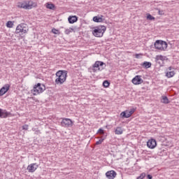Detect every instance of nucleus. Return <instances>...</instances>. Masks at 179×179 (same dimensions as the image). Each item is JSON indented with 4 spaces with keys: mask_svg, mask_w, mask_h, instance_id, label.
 <instances>
[{
    "mask_svg": "<svg viewBox=\"0 0 179 179\" xmlns=\"http://www.w3.org/2000/svg\"><path fill=\"white\" fill-rule=\"evenodd\" d=\"M57 78L55 80L56 85H64L68 77V71L65 70H59L56 73Z\"/></svg>",
    "mask_w": 179,
    "mask_h": 179,
    "instance_id": "f257e3e1",
    "label": "nucleus"
},
{
    "mask_svg": "<svg viewBox=\"0 0 179 179\" xmlns=\"http://www.w3.org/2000/svg\"><path fill=\"white\" fill-rule=\"evenodd\" d=\"M44 90H45V85H44V84L38 83L34 86V88L31 90V92L34 96H37V94L43 93Z\"/></svg>",
    "mask_w": 179,
    "mask_h": 179,
    "instance_id": "f03ea898",
    "label": "nucleus"
},
{
    "mask_svg": "<svg viewBox=\"0 0 179 179\" xmlns=\"http://www.w3.org/2000/svg\"><path fill=\"white\" fill-rule=\"evenodd\" d=\"M107 30V27L104 25H99L96 27L94 30L92 31V34L95 37H103V35Z\"/></svg>",
    "mask_w": 179,
    "mask_h": 179,
    "instance_id": "7ed1b4c3",
    "label": "nucleus"
},
{
    "mask_svg": "<svg viewBox=\"0 0 179 179\" xmlns=\"http://www.w3.org/2000/svg\"><path fill=\"white\" fill-rule=\"evenodd\" d=\"M155 48L157 50H159V51H164L167 49V42L163 41H156L154 44Z\"/></svg>",
    "mask_w": 179,
    "mask_h": 179,
    "instance_id": "20e7f679",
    "label": "nucleus"
},
{
    "mask_svg": "<svg viewBox=\"0 0 179 179\" xmlns=\"http://www.w3.org/2000/svg\"><path fill=\"white\" fill-rule=\"evenodd\" d=\"M27 31H29V29L27 28V27H26L25 24H19L15 29V34H20V36H22V34H26Z\"/></svg>",
    "mask_w": 179,
    "mask_h": 179,
    "instance_id": "39448f33",
    "label": "nucleus"
},
{
    "mask_svg": "<svg viewBox=\"0 0 179 179\" xmlns=\"http://www.w3.org/2000/svg\"><path fill=\"white\" fill-rule=\"evenodd\" d=\"M61 126L64 128H71L73 126V122L69 118H63L61 122Z\"/></svg>",
    "mask_w": 179,
    "mask_h": 179,
    "instance_id": "423d86ee",
    "label": "nucleus"
},
{
    "mask_svg": "<svg viewBox=\"0 0 179 179\" xmlns=\"http://www.w3.org/2000/svg\"><path fill=\"white\" fill-rule=\"evenodd\" d=\"M147 146L149 148V149H155L156 146H157V142L156 141V139L155 138H150L147 142Z\"/></svg>",
    "mask_w": 179,
    "mask_h": 179,
    "instance_id": "0eeeda50",
    "label": "nucleus"
},
{
    "mask_svg": "<svg viewBox=\"0 0 179 179\" xmlns=\"http://www.w3.org/2000/svg\"><path fill=\"white\" fill-rule=\"evenodd\" d=\"M12 116L10 112H8L6 110L0 108V118H8V117Z\"/></svg>",
    "mask_w": 179,
    "mask_h": 179,
    "instance_id": "6e6552de",
    "label": "nucleus"
},
{
    "mask_svg": "<svg viewBox=\"0 0 179 179\" xmlns=\"http://www.w3.org/2000/svg\"><path fill=\"white\" fill-rule=\"evenodd\" d=\"M37 169H38V165L36 163H34L28 165L27 170L29 173H34Z\"/></svg>",
    "mask_w": 179,
    "mask_h": 179,
    "instance_id": "1a4fd4ad",
    "label": "nucleus"
},
{
    "mask_svg": "<svg viewBox=\"0 0 179 179\" xmlns=\"http://www.w3.org/2000/svg\"><path fill=\"white\" fill-rule=\"evenodd\" d=\"M134 85H141L143 83V80L142 79V76H136L131 80Z\"/></svg>",
    "mask_w": 179,
    "mask_h": 179,
    "instance_id": "9d476101",
    "label": "nucleus"
},
{
    "mask_svg": "<svg viewBox=\"0 0 179 179\" xmlns=\"http://www.w3.org/2000/svg\"><path fill=\"white\" fill-rule=\"evenodd\" d=\"M10 89V85L6 84L0 89V96H3Z\"/></svg>",
    "mask_w": 179,
    "mask_h": 179,
    "instance_id": "9b49d317",
    "label": "nucleus"
},
{
    "mask_svg": "<svg viewBox=\"0 0 179 179\" xmlns=\"http://www.w3.org/2000/svg\"><path fill=\"white\" fill-rule=\"evenodd\" d=\"M164 60H163V56L157 55L156 57V66H163Z\"/></svg>",
    "mask_w": 179,
    "mask_h": 179,
    "instance_id": "f8f14e48",
    "label": "nucleus"
},
{
    "mask_svg": "<svg viewBox=\"0 0 179 179\" xmlns=\"http://www.w3.org/2000/svg\"><path fill=\"white\" fill-rule=\"evenodd\" d=\"M106 176L108 179H114L117 177V172L114 170L108 171L106 173Z\"/></svg>",
    "mask_w": 179,
    "mask_h": 179,
    "instance_id": "ddd939ff",
    "label": "nucleus"
},
{
    "mask_svg": "<svg viewBox=\"0 0 179 179\" xmlns=\"http://www.w3.org/2000/svg\"><path fill=\"white\" fill-rule=\"evenodd\" d=\"M176 75V72L171 68H169V70L166 72V76L168 78H173Z\"/></svg>",
    "mask_w": 179,
    "mask_h": 179,
    "instance_id": "4468645a",
    "label": "nucleus"
},
{
    "mask_svg": "<svg viewBox=\"0 0 179 179\" xmlns=\"http://www.w3.org/2000/svg\"><path fill=\"white\" fill-rule=\"evenodd\" d=\"M37 6V3L33 2V1H29L27 2V9H33V8H36Z\"/></svg>",
    "mask_w": 179,
    "mask_h": 179,
    "instance_id": "2eb2a0df",
    "label": "nucleus"
},
{
    "mask_svg": "<svg viewBox=\"0 0 179 179\" xmlns=\"http://www.w3.org/2000/svg\"><path fill=\"white\" fill-rule=\"evenodd\" d=\"M68 21L70 24L76 23V22H78V17L76 15L73 16H69L68 18Z\"/></svg>",
    "mask_w": 179,
    "mask_h": 179,
    "instance_id": "dca6fc26",
    "label": "nucleus"
},
{
    "mask_svg": "<svg viewBox=\"0 0 179 179\" xmlns=\"http://www.w3.org/2000/svg\"><path fill=\"white\" fill-rule=\"evenodd\" d=\"M17 8H22V9H27V1L18 3Z\"/></svg>",
    "mask_w": 179,
    "mask_h": 179,
    "instance_id": "f3484780",
    "label": "nucleus"
},
{
    "mask_svg": "<svg viewBox=\"0 0 179 179\" xmlns=\"http://www.w3.org/2000/svg\"><path fill=\"white\" fill-rule=\"evenodd\" d=\"M97 71H101L100 69V68L96 69V68H88V72H90V73H92V75L93 76H94L96 72H97Z\"/></svg>",
    "mask_w": 179,
    "mask_h": 179,
    "instance_id": "a211bd4d",
    "label": "nucleus"
},
{
    "mask_svg": "<svg viewBox=\"0 0 179 179\" xmlns=\"http://www.w3.org/2000/svg\"><path fill=\"white\" fill-rule=\"evenodd\" d=\"M93 21L96 23H101L103 22V15H101V17L95 16L93 17Z\"/></svg>",
    "mask_w": 179,
    "mask_h": 179,
    "instance_id": "6ab92c4d",
    "label": "nucleus"
},
{
    "mask_svg": "<svg viewBox=\"0 0 179 179\" xmlns=\"http://www.w3.org/2000/svg\"><path fill=\"white\" fill-rule=\"evenodd\" d=\"M103 65H104V62L97 61L93 64L92 68H99L100 66H103Z\"/></svg>",
    "mask_w": 179,
    "mask_h": 179,
    "instance_id": "aec40b11",
    "label": "nucleus"
},
{
    "mask_svg": "<svg viewBox=\"0 0 179 179\" xmlns=\"http://www.w3.org/2000/svg\"><path fill=\"white\" fill-rule=\"evenodd\" d=\"M120 115L122 117V118H129V113H128V112L127 111H123L120 113Z\"/></svg>",
    "mask_w": 179,
    "mask_h": 179,
    "instance_id": "412c9836",
    "label": "nucleus"
},
{
    "mask_svg": "<svg viewBox=\"0 0 179 179\" xmlns=\"http://www.w3.org/2000/svg\"><path fill=\"white\" fill-rule=\"evenodd\" d=\"M122 132H123L122 129L120 127H117L115 131V134L116 135H122Z\"/></svg>",
    "mask_w": 179,
    "mask_h": 179,
    "instance_id": "4be33fe9",
    "label": "nucleus"
},
{
    "mask_svg": "<svg viewBox=\"0 0 179 179\" xmlns=\"http://www.w3.org/2000/svg\"><path fill=\"white\" fill-rule=\"evenodd\" d=\"M162 103H164V104H169V103H170V101H169V98L166 96H162Z\"/></svg>",
    "mask_w": 179,
    "mask_h": 179,
    "instance_id": "5701e85b",
    "label": "nucleus"
},
{
    "mask_svg": "<svg viewBox=\"0 0 179 179\" xmlns=\"http://www.w3.org/2000/svg\"><path fill=\"white\" fill-rule=\"evenodd\" d=\"M46 8L47 9H51L52 10H54L55 9V5L48 3L46 5Z\"/></svg>",
    "mask_w": 179,
    "mask_h": 179,
    "instance_id": "b1692460",
    "label": "nucleus"
},
{
    "mask_svg": "<svg viewBox=\"0 0 179 179\" xmlns=\"http://www.w3.org/2000/svg\"><path fill=\"white\" fill-rule=\"evenodd\" d=\"M142 65L145 68H150V66H152V63H150L149 62H145L143 63Z\"/></svg>",
    "mask_w": 179,
    "mask_h": 179,
    "instance_id": "393cba45",
    "label": "nucleus"
},
{
    "mask_svg": "<svg viewBox=\"0 0 179 179\" xmlns=\"http://www.w3.org/2000/svg\"><path fill=\"white\" fill-rule=\"evenodd\" d=\"M110 82L108 80H104L103 82V87H110Z\"/></svg>",
    "mask_w": 179,
    "mask_h": 179,
    "instance_id": "a878e982",
    "label": "nucleus"
},
{
    "mask_svg": "<svg viewBox=\"0 0 179 179\" xmlns=\"http://www.w3.org/2000/svg\"><path fill=\"white\" fill-rule=\"evenodd\" d=\"M6 27H8L9 29H11V27H13V22L12 21L7 22Z\"/></svg>",
    "mask_w": 179,
    "mask_h": 179,
    "instance_id": "bb28decb",
    "label": "nucleus"
},
{
    "mask_svg": "<svg viewBox=\"0 0 179 179\" xmlns=\"http://www.w3.org/2000/svg\"><path fill=\"white\" fill-rule=\"evenodd\" d=\"M52 33H53V34H61V32H59V30L56 29L55 28L52 29Z\"/></svg>",
    "mask_w": 179,
    "mask_h": 179,
    "instance_id": "cd10ccee",
    "label": "nucleus"
},
{
    "mask_svg": "<svg viewBox=\"0 0 179 179\" xmlns=\"http://www.w3.org/2000/svg\"><path fill=\"white\" fill-rule=\"evenodd\" d=\"M73 31V28H69L65 30V34H71Z\"/></svg>",
    "mask_w": 179,
    "mask_h": 179,
    "instance_id": "c85d7f7f",
    "label": "nucleus"
},
{
    "mask_svg": "<svg viewBox=\"0 0 179 179\" xmlns=\"http://www.w3.org/2000/svg\"><path fill=\"white\" fill-rule=\"evenodd\" d=\"M147 19L148 20H155V17L152 16V15L150 14H148L147 16Z\"/></svg>",
    "mask_w": 179,
    "mask_h": 179,
    "instance_id": "c756f323",
    "label": "nucleus"
},
{
    "mask_svg": "<svg viewBox=\"0 0 179 179\" xmlns=\"http://www.w3.org/2000/svg\"><path fill=\"white\" fill-rule=\"evenodd\" d=\"M103 141H104V138H101L96 142V145H101V143H103Z\"/></svg>",
    "mask_w": 179,
    "mask_h": 179,
    "instance_id": "7c9ffc66",
    "label": "nucleus"
},
{
    "mask_svg": "<svg viewBox=\"0 0 179 179\" xmlns=\"http://www.w3.org/2000/svg\"><path fill=\"white\" fill-rule=\"evenodd\" d=\"M135 113V108H132L131 109L129 112L128 114L129 115V116L131 117V115H132V114H134Z\"/></svg>",
    "mask_w": 179,
    "mask_h": 179,
    "instance_id": "2f4dec72",
    "label": "nucleus"
},
{
    "mask_svg": "<svg viewBox=\"0 0 179 179\" xmlns=\"http://www.w3.org/2000/svg\"><path fill=\"white\" fill-rule=\"evenodd\" d=\"M157 10H158L159 15H164V11H163L162 10L157 8Z\"/></svg>",
    "mask_w": 179,
    "mask_h": 179,
    "instance_id": "473e14b6",
    "label": "nucleus"
},
{
    "mask_svg": "<svg viewBox=\"0 0 179 179\" xmlns=\"http://www.w3.org/2000/svg\"><path fill=\"white\" fill-rule=\"evenodd\" d=\"M22 129H24V131H27V129H29V125H27V124L23 125Z\"/></svg>",
    "mask_w": 179,
    "mask_h": 179,
    "instance_id": "72a5a7b5",
    "label": "nucleus"
},
{
    "mask_svg": "<svg viewBox=\"0 0 179 179\" xmlns=\"http://www.w3.org/2000/svg\"><path fill=\"white\" fill-rule=\"evenodd\" d=\"M101 135L103 137V139H106V138H107V134L106 133V131L101 133Z\"/></svg>",
    "mask_w": 179,
    "mask_h": 179,
    "instance_id": "f704fd0d",
    "label": "nucleus"
},
{
    "mask_svg": "<svg viewBox=\"0 0 179 179\" xmlns=\"http://www.w3.org/2000/svg\"><path fill=\"white\" fill-rule=\"evenodd\" d=\"M104 131V130L101 128H100L99 130H98V133L100 134V135H101V134Z\"/></svg>",
    "mask_w": 179,
    "mask_h": 179,
    "instance_id": "c9c22d12",
    "label": "nucleus"
},
{
    "mask_svg": "<svg viewBox=\"0 0 179 179\" xmlns=\"http://www.w3.org/2000/svg\"><path fill=\"white\" fill-rule=\"evenodd\" d=\"M147 178L148 179H152L153 176L152 175H150V174H148V175H147Z\"/></svg>",
    "mask_w": 179,
    "mask_h": 179,
    "instance_id": "e433bc0d",
    "label": "nucleus"
},
{
    "mask_svg": "<svg viewBox=\"0 0 179 179\" xmlns=\"http://www.w3.org/2000/svg\"><path fill=\"white\" fill-rule=\"evenodd\" d=\"M142 54H136V58L139 59Z\"/></svg>",
    "mask_w": 179,
    "mask_h": 179,
    "instance_id": "4c0bfd02",
    "label": "nucleus"
},
{
    "mask_svg": "<svg viewBox=\"0 0 179 179\" xmlns=\"http://www.w3.org/2000/svg\"><path fill=\"white\" fill-rule=\"evenodd\" d=\"M36 132H40V131H36Z\"/></svg>",
    "mask_w": 179,
    "mask_h": 179,
    "instance_id": "58836bf2",
    "label": "nucleus"
}]
</instances>
